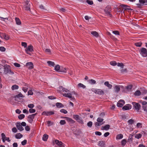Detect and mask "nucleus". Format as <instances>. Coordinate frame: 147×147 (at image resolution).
I'll use <instances>...</instances> for the list:
<instances>
[{"label":"nucleus","mask_w":147,"mask_h":147,"mask_svg":"<svg viewBox=\"0 0 147 147\" xmlns=\"http://www.w3.org/2000/svg\"><path fill=\"white\" fill-rule=\"evenodd\" d=\"M60 111L64 114H67V111L65 109H62L60 110Z\"/></svg>","instance_id":"nucleus-48"},{"label":"nucleus","mask_w":147,"mask_h":147,"mask_svg":"<svg viewBox=\"0 0 147 147\" xmlns=\"http://www.w3.org/2000/svg\"><path fill=\"white\" fill-rule=\"evenodd\" d=\"M61 68H60V66L59 65H57L55 67V70L56 71L58 72H60V71Z\"/></svg>","instance_id":"nucleus-23"},{"label":"nucleus","mask_w":147,"mask_h":147,"mask_svg":"<svg viewBox=\"0 0 147 147\" xmlns=\"http://www.w3.org/2000/svg\"><path fill=\"white\" fill-rule=\"evenodd\" d=\"M22 136V135L20 133L17 134L15 136L16 138L17 139H20Z\"/></svg>","instance_id":"nucleus-27"},{"label":"nucleus","mask_w":147,"mask_h":147,"mask_svg":"<svg viewBox=\"0 0 147 147\" xmlns=\"http://www.w3.org/2000/svg\"><path fill=\"white\" fill-rule=\"evenodd\" d=\"M142 135L141 134H137L135 136V137L137 139H139L142 137Z\"/></svg>","instance_id":"nucleus-44"},{"label":"nucleus","mask_w":147,"mask_h":147,"mask_svg":"<svg viewBox=\"0 0 147 147\" xmlns=\"http://www.w3.org/2000/svg\"><path fill=\"white\" fill-rule=\"evenodd\" d=\"M122 86H119V85H116L114 87V90L115 92L117 93H118L119 92L120 90V88L121 87H122Z\"/></svg>","instance_id":"nucleus-15"},{"label":"nucleus","mask_w":147,"mask_h":147,"mask_svg":"<svg viewBox=\"0 0 147 147\" xmlns=\"http://www.w3.org/2000/svg\"><path fill=\"white\" fill-rule=\"evenodd\" d=\"M132 104L133 105L134 109L136 110L138 112L141 107L140 105L138 103L132 102Z\"/></svg>","instance_id":"nucleus-5"},{"label":"nucleus","mask_w":147,"mask_h":147,"mask_svg":"<svg viewBox=\"0 0 147 147\" xmlns=\"http://www.w3.org/2000/svg\"><path fill=\"white\" fill-rule=\"evenodd\" d=\"M128 122L129 124L132 125L134 123V120L132 119H130L128 120Z\"/></svg>","instance_id":"nucleus-58"},{"label":"nucleus","mask_w":147,"mask_h":147,"mask_svg":"<svg viewBox=\"0 0 147 147\" xmlns=\"http://www.w3.org/2000/svg\"><path fill=\"white\" fill-rule=\"evenodd\" d=\"M86 2L89 5H92L93 3V2L92 1H90L89 0H87Z\"/></svg>","instance_id":"nucleus-49"},{"label":"nucleus","mask_w":147,"mask_h":147,"mask_svg":"<svg viewBox=\"0 0 147 147\" xmlns=\"http://www.w3.org/2000/svg\"><path fill=\"white\" fill-rule=\"evenodd\" d=\"M141 94V92L139 90L136 91L134 93V95L136 96H139Z\"/></svg>","instance_id":"nucleus-35"},{"label":"nucleus","mask_w":147,"mask_h":147,"mask_svg":"<svg viewBox=\"0 0 147 147\" xmlns=\"http://www.w3.org/2000/svg\"><path fill=\"white\" fill-rule=\"evenodd\" d=\"M104 11L105 13L107 15H109L110 16H111L110 13V12L111 11L110 7L109 6H108L106 7L104 9Z\"/></svg>","instance_id":"nucleus-8"},{"label":"nucleus","mask_w":147,"mask_h":147,"mask_svg":"<svg viewBox=\"0 0 147 147\" xmlns=\"http://www.w3.org/2000/svg\"><path fill=\"white\" fill-rule=\"evenodd\" d=\"M33 47L31 45L29 46L25 49V51L27 54L30 55V53L29 52H32L33 51Z\"/></svg>","instance_id":"nucleus-10"},{"label":"nucleus","mask_w":147,"mask_h":147,"mask_svg":"<svg viewBox=\"0 0 147 147\" xmlns=\"http://www.w3.org/2000/svg\"><path fill=\"white\" fill-rule=\"evenodd\" d=\"M65 118H67V121L69 122L72 123H74L75 122V121L71 118L66 117H65Z\"/></svg>","instance_id":"nucleus-30"},{"label":"nucleus","mask_w":147,"mask_h":147,"mask_svg":"<svg viewBox=\"0 0 147 147\" xmlns=\"http://www.w3.org/2000/svg\"><path fill=\"white\" fill-rule=\"evenodd\" d=\"M91 34L96 37H98L99 36L98 34L96 31H92L91 32Z\"/></svg>","instance_id":"nucleus-24"},{"label":"nucleus","mask_w":147,"mask_h":147,"mask_svg":"<svg viewBox=\"0 0 147 147\" xmlns=\"http://www.w3.org/2000/svg\"><path fill=\"white\" fill-rule=\"evenodd\" d=\"M111 65L113 66H115L117 65V63L115 61H111L110 62Z\"/></svg>","instance_id":"nucleus-47"},{"label":"nucleus","mask_w":147,"mask_h":147,"mask_svg":"<svg viewBox=\"0 0 147 147\" xmlns=\"http://www.w3.org/2000/svg\"><path fill=\"white\" fill-rule=\"evenodd\" d=\"M78 122L81 124H83L84 122L81 117H79L77 120H76Z\"/></svg>","instance_id":"nucleus-37"},{"label":"nucleus","mask_w":147,"mask_h":147,"mask_svg":"<svg viewBox=\"0 0 147 147\" xmlns=\"http://www.w3.org/2000/svg\"><path fill=\"white\" fill-rule=\"evenodd\" d=\"M55 143L57 145L55 147H64L63 144L61 141L56 140L55 141Z\"/></svg>","instance_id":"nucleus-9"},{"label":"nucleus","mask_w":147,"mask_h":147,"mask_svg":"<svg viewBox=\"0 0 147 147\" xmlns=\"http://www.w3.org/2000/svg\"><path fill=\"white\" fill-rule=\"evenodd\" d=\"M32 3L30 1L26 0L25 2V4L24 8V9L26 11H30V7Z\"/></svg>","instance_id":"nucleus-3"},{"label":"nucleus","mask_w":147,"mask_h":147,"mask_svg":"<svg viewBox=\"0 0 147 147\" xmlns=\"http://www.w3.org/2000/svg\"><path fill=\"white\" fill-rule=\"evenodd\" d=\"M125 102L124 100H119L117 104V105L118 107H121L125 104Z\"/></svg>","instance_id":"nucleus-11"},{"label":"nucleus","mask_w":147,"mask_h":147,"mask_svg":"<svg viewBox=\"0 0 147 147\" xmlns=\"http://www.w3.org/2000/svg\"><path fill=\"white\" fill-rule=\"evenodd\" d=\"M92 91L94 92L96 94H98L99 95H103L104 94V92H107L108 90H105L104 92L100 89H96L95 88H92L91 89Z\"/></svg>","instance_id":"nucleus-2"},{"label":"nucleus","mask_w":147,"mask_h":147,"mask_svg":"<svg viewBox=\"0 0 147 147\" xmlns=\"http://www.w3.org/2000/svg\"><path fill=\"white\" fill-rule=\"evenodd\" d=\"M12 131L14 133H16L17 132V130L16 128L15 127L13 128L12 129Z\"/></svg>","instance_id":"nucleus-61"},{"label":"nucleus","mask_w":147,"mask_h":147,"mask_svg":"<svg viewBox=\"0 0 147 147\" xmlns=\"http://www.w3.org/2000/svg\"><path fill=\"white\" fill-rule=\"evenodd\" d=\"M15 21L17 25H20L21 24V22L19 18H16Z\"/></svg>","instance_id":"nucleus-20"},{"label":"nucleus","mask_w":147,"mask_h":147,"mask_svg":"<svg viewBox=\"0 0 147 147\" xmlns=\"http://www.w3.org/2000/svg\"><path fill=\"white\" fill-rule=\"evenodd\" d=\"M131 105L130 104H127L124 106L122 108L123 110H127L131 109Z\"/></svg>","instance_id":"nucleus-16"},{"label":"nucleus","mask_w":147,"mask_h":147,"mask_svg":"<svg viewBox=\"0 0 147 147\" xmlns=\"http://www.w3.org/2000/svg\"><path fill=\"white\" fill-rule=\"evenodd\" d=\"M18 88L19 86L16 85H13L11 87V89L12 90L18 89Z\"/></svg>","instance_id":"nucleus-31"},{"label":"nucleus","mask_w":147,"mask_h":147,"mask_svg":"<svg viewBox=\"0 0 147 147\" xmlns=\"http://www.w3.org/2000/svg\"><path fill=\"white\" fill-rule=\"evenodd\" d=\"M60 72H63L66 73V69L65 68H61Z\"/></svg>","instance_id":"nucleus-38"},{"label":"nucleus","mask_w":147,"mask_h":147,"mask_svg":"<svg viewBox=\"0 0 147 147\" xmlns=\"http://www.w3.org/2000/svg\"><path fill=\"white\" fill-rule=\"evenodd\" d=\"M27 143V140H24L21 142L22 145L23 146L25 145Z\"/></svg>","instance_id":"nucleus-63"},{"label":"nucleus","mask_w":147,"mask_h":147,"mask_svg":"<svg viewBox=\"0 0 147 147\" xmlns=\"http://www.w3.org/2000/svg\"><path fill=\"white\" fill-rule=\"evenodd\" d=\"M110 127L109 125H107L104 126H102L101 129L102 130H108L109 129Z\"/></svg>","instance_id":"nucleus-17"},{"label":"nucleus","mask_w":147,"mask_h":147,"mask_svg":"<svg viewBox=\"0 0 147 147\" xmlns=\"http://www.w3.org/2000/svg\"><path fill=\"white\" fill-rule=\"evenodd\" d=\"M62 94L64 96L66 97H68L69 98L72 97L71 94L70 93L63 94Z\"/></svg>","instance_id":"nucleus-21"},{"label":"nucleus","mask_w":147,"mask_h":147,"mask_svg":"<svg viewBox=\"0 0 147 147\" xmlns=\"http://www.w3.org/2000/svg\"><path fill=\"white\" fill-rule=\"evenodd\" d=\"M135 45L137 47H140L142 45V43L141 42H136L135 43Z\"/></svg>","instance_id":"nucleus-45"},{"label":"nucleus","mask_w":147,"mask_h":147,"mask_svg":"<svg viewBox=\"0 0 147 147\" xmlns=\"http://www.w3.org/2000/svg\"><path fill=\"white\" fill-rule=\"evenodd\" d=\"M24 97V96H23L21 93H20L19 94L16 95L15 96V97L17 98H23Z\"/></svg>","instance_id":"nucleus-34"},{"label":"nucleus","mask_w":147,"mask_h":147,"mask_svg":"<svg viewBox=\"0 0 147 147\" xmlns=\"http://www.w3.org/2000/svg\"><path fill=\"white\" fill-rule=\"evenodd\" d=\"M54 114V113L53 111H44L43 112L42 114L43 115H53Z\"/></svg>","instance_id":"nucleus-12"},{"label":"nucleus","mask_w":147,"mask_h":147,"mask_svg":"<svg viewBox=\"0 0 147 147\" xmlns=\"http://www.w3.org/2000/svg\"><path fill=\"white\" fill-rule=\"evenodd\" d=\"M117 64L118 66L120 67L121 68H123L124 65L123 63H118Z\"/></svg>","instance_id":"nucleus-40"},{"label":"nucleus","mask_w":147,"mask_h":147,"mask_svg":"<svg viewBox=\"0 0 147 147\" xmlns=\"http://www.w3.org/2000/svg\"><path fill=\"white\" fill-rule=\"evenodd\" d=\"M48 135L46 134H44L42 137V140L45 141H47L48 138Z\"/></svg>","instance_id":"nucleus-25"},{"label":"nucleus","mask_w":147,"mask_h":147,"mask_svg":"<svg viewBox=\"0 0 147 147\" xmlns=\"http://www.w3.org/2000/svg\"><path fill=\"white\" fill-rule=\"evenodd\" d=\"M16 126L18 129L20 131H22L24 129V128L21 125L20 123H16Z\"/></svg>","instance_id":"nucleus-14"},{"label":"nucleus","mask_w":147,"mask_h":147,"mask_svg":"<svg viewBox=\"0 0 147 147\" xmlns=\"http://www.w3.org/2000/svg\"><path fill=\"white\" fill-rule=\"evenodd\" d=\"M25 117V115H24L22 114L20 115L18 117L19 119H23Z\"/></svg>","instance_id":"nucleus-43"},{"label":"nucleus","mask_w":147,"mask_h":147,"mask_svg":"<svg viewBox=\"0 0 147 147\" xmlns=\"http://www.w3.org/2000/svg\"><path fill=\"white\" fill-rule=\"evenodd\" d=\"M66 122L64 120H61L60 122V123L61 125H63L65 124Z\"/></svg>","instance_id":"nucleus-59"},{"label":"nucleus","mask_w":147,"mask_h":147,"mask_svg":"<svg viewBox=\"0 0 147 147\" xmlns=\"http://www.w3.org/2000/svg\"><path fill=\"white\" fill-rule=\"evenodd\" d=\"M79 116L78 115H73V117L76 120H77L79 117Z\"/></svg>","instance_id":"nucleus-56"},{"label":"nucleus","mask_w":147,"mask_h":147,"mask_svg":"<svg viewBox=\"0 0 147 147\" xmlns=\"http://www.w3.org/2000/svg\"><path fill=\"white\" fill-rule=\"evenodd\" d=\"M105 85L107 86L109 89H111L112 87V86L111 84H110L109 82L108 81L105 82L104 83Z\"/></svg>","instance_id":"nucleus-18"},{"label":"nucleus","mask_w":147,"mask_h":147,"mask_svg":"<svg viewBox=\"0 0 147 147\" xmlns=\"http://www.w3.org/2000/svg\"><path fill=\"white\" fill-rule=\"evenodd\" d=\"M47 63H48V65H51L52 66H53L55 65V63L52 61H48L47 62Z\"/></svg>","instance_id":"nucleus-33"},{"label":"nucleus","mask_w":147,"mask_h":147,"mask_svg":"<svg viewBox=\"0 0 147 147\" xmlns=\"http://www.w3.org/2000/svg\"><path fill=\"white\" fill-rule=\"evenodd\" d=\"M127 72V69H122L121 71V72L122 73L124 74L125 73H126Z\"/></svg>","instance_id":"nucleus-52"},{"label":"nucleus","mask_w":147,"mask_h":147,"mask_svg":"<svg viewBox=\"0 0 147 147\" xmlns=\"http://www.w3.org/2000/svg\"><path fill=\"white\" fill-rule=\"evenodd\" d=\"M14 65L17 67H20V64L17 63H14Z\"/></svg>","instance_id":"nucleus-64"},{"label":"nucleus","mask_w":147,"mask_h":147,"mask_svg":"<svg viewBox=\"0 0 147 147\" xmlns=\"http://www.w3.org/2000/svg\"><path fill=\"white\" fill-rule=\"evenodd\" d=\"M87 125L88 127H91L92 125V121H90L87 123Z\"/></svg>","instance_id":"nucleus-46"},{"label":"nucleus","mask_w":147,"mask_h":147,"mask_svg":"<svg viewBox=\"0 0 147 147\" xmlns=\"http://www.w3.org/2000/svg\"><path fill=\"white\" fill-rule=\"evenodd\" d=\"M78 86L79 87H82L83 88H84L86 87V86L80 83H79L78 84Z\"/></svg>","instance_id":"nucleus-42"},{"label":"nucleus","mask_w":147,"mask_h":147,"mask_svg":"<svg viewBox=\"0 0 147 147\" xmlns=\"http://www.w3.org/2000/svg\"><path fill=\"white\" fill-rule=\"evenodd\" d=\"M26 66L29 69H31L33 68V64L31 62L27 63L26 64Z\"/></svg>","instance_id":"nucleus-13"},{"label":"nucleus","mask_w":147,"mask_h":147,"mask_svg":"<svg viewBox=\"0 0 147 147\" xmlns=\"http://www.w3.org/2000/svg\"><path fill=\"white\" fill-rule=\"evenodd\" d=\"M113 33L115 35H119V32L117 30L113 31Z\"/></svg>","instance_id":"nucleus-54"},{"label":"nucleus","mask_w":147,"mask_h":147,"mask_svg":"<svg viewBox=\"0 0 147 147\" xmlns=\"http://www.w3.org/2000/svg\"><path fill=\"white\" fill-rule=\"evenodd\" d=\"M103 119L101 118L100 117H98L97 119V121L98 122H100L102 123L103 121Z\"/></svg>","instance_id":"nucleus-41"},{"label":"nucleus","mask_w":147,"mask_h":147,"mask_svg":"<svg viewBox=\"0 0 147 147\" xmlns=\"http://www.w3.org/2000/svg\"><path fill=\"white\" fill-rule=\"evenodd\" d=\"M126 143V140L125 139H124L121 142V145L122 146H125Z\"/></svg>","instance_id":"nucleus-39"},{"label":"nucleus","mask_w":147,"mask_h":147,"mask_svg":"<svg viewBox=\"0 0 147 147\" xmlns=\"http://www.w3.org/2000/svg\"><path fill=\"white\" fill-rule=\"evenodd\" d=\"M121 7L123 8V9H124V10H132L131 8H128L127 7L128 6L123 4H121L120 5Z\"/></svg>","instance_id":"nucleus-19"},{"label":"nucleus","mask_w":147,"mask_h":147,"mask_svg":"<svg viewBox=\"0 0 147 147\" xmlns=\"http://www.w3.org/2000/svg\"><path fill=\"white\" fill-rule=\"evenodd\" d=\"M56 106L58 108H62L64 107V105L62 103L60 102L56 103Z\"/></svg>","instance_id":"nucleus-22"},{"label":"nucleus","mask_w":147,"mask_h":147,"mask_svg":"<svg viewBox=\"0 0 147 147\" xmlns=\"http://www.w3.org/2000/svg\"><path fill=\"white\" fill-rule=\"evenodd\" d=\"M140 54L142 56L146 57L147 56V51L145 48H142L141 49Z\"/></svg>","instance_id":"nucleus-7"},{"label":"nucleus","mask_w":147,"mask_h":147,"mask_svg":"<svg viewBox=\"0 0 147 147\" xmlns=\"http://www.w3.org/2000/svg\"><path fill=\"white\" fill-rule=\"evenodd\" d=\"M29 112L30 113H35L36 112V110L34 109H31L29 110Z\"/></svg>","instance_id":"nucleus-51"},{"label":"nucleus","mask_w":147,"mask_h":147,"mask_svg":"<svg viewBox=\"0 0 147 147\" xmlns=\"http://www.w3.org/2000/svg\"><path fill=\"white\" fill-rule=\"evenodd\" d=\"M89 82L91 84H94L96 83V81L94 80L90 79L88 80Z\"/></svg>","instance_id":"nucleus-32"},{"label":"nucleus","mask_w":147,"mask_h":147,"mask_svg":"<svg viewBox=\"0 0 147 147\" xmlns=\"http://www.w3.org/2000/svg\"><path fill=\"white\" fill-rule=\"evenodd\" d=\"M36 114L37 113H36L29 115L28 117V121L30 123H32V122L33 119H34V117Z\"/></svg>","instance_id":"nucleus-6"},{"label":"nucleus","mask_w":147,"mask_h":147,"mask_svg":"<svg viewBox=\"0 0 147 147\" xmlns=\"http://www.w3.org/2000/svg\"><path fill=\"white\" fill-rule=\"evenodd\" d=\"M105 122H102V123H101L100 122H96L95 123V126L96 127H97V126H99L102 125L104 124Z\"/></svg>","instance_id":"nucleus-28"},{"label":"nucleus","mask_w":147,"mask_h":147,"mask_svg":"<svg viewBox=\"0 0 147 147\" xmlns=\"http://www.w3.org/2000/svg\"><path fill=\"white\" fill-rule=\"evenodd\" d=\"M4 73L5 74H7L10 75H13L14 72L11 71L10 66L7 65H5L4 66Z\"/></svg>","instance_id":"nucleus-1"},{"label":"nucleus","mask_w":147,"mask_h":147,"mask_svg":"<svg viewBox=\"0 0 147 147\" xmlns=\"http://www.w3.org/2000/svg\"><path fill=\"white\" fill-rule=\"evenodd\" d=\"M132 88V86L131 85H129L127 86L126 87V89L128 90H130Z\"/></svg>","instance_id":"nucleus-62"},{"label":"nucleus","mask_w":147,"mask_h":147,"mask_svg":"<svg viewBox=\"0 0 147 147\" xmlns=\"http://www.w3.org/2000/svg\"><path fill=\"white\" fill-rule=\"evenodd\" d=\"M0 20L5 21V20H8V18H4L0 16Z\"/></svg>","instance_id":"nucleus-55"},{"label":"nucleus","mask_w":147,"mask_h":147,"mask_svg":"<svg viewBox=\"0 0 147 147\" xmlns=\"http://www.w3.org/2000/svg\"><path fill=\"white\" fill-rule=\"evenodd\" d=\"M5 49L3 47H0V51L2 52H4L5 51Z\"/></svg>","instance_id":"nucleus-57"},{"label":"nucleus","mask_w":147,"mask_h":147,"mask_svg":"<svg viewBox=\"0 0 147 147\" xmlns=\"http://www.w3.org/2000/svg\"><path fill=\"white\" fill-rule=\"evenodd\" d=\"M47 123L48 125V126L52 125L53 124V122H52L50 121H48L47 122Z\"/></svg>","instance_id":"nucleus-53"},{"label":"nucleus","mask_w":147,"mask_h":147,"mask_svg":"<svg viewBox=\"0 0 147 147\" xmlns=\"http://www.w3.org/2000/svg\"><path fill=\"white\" fill-rule=\"evenodd\" d=\"M28 107L31 109H32L34 107V105L33 104H30L28 105Z\"/></svg>","instance_id":"nucleus-60"},{"label":"nucleus","mask_w":147,"mask_h":147,"mask_svg":"<svg viewBox=\"0 0 147 147\" xmlns=\"http://www.w3.org/2000/svg\"><path fill=\"white\" fill-rule=\"evenodd\" d=\"M123 136L122 134H119L117 135L116 137L117 140H120L123 138Z\"/></svg>","instance_id":"nucleus-26"},{"label":"nucleus","mask_w":147,"mask_h":147,"mask_svg":"<svg viewBox=\"0 0 147 147\" xmlns=\"http://www.w3.org/2000/svg\"><path fill=\"white\" fill-rule=\"evenodd\" d=\"M40 8L43 10V11H46L47 10L45 8V7L42 5H40Z\"/></svg>","instance_id":"nucleus-50"},{"label":"nucleus","mask_w":147,"mask_h":147,"mask_svg":"<svg viewBox=\"0 0 147 147\" xmlns=\"http://www.w3.org/2000/svg\"><path fill=\"white\" fill-rule=\"evenodd\" d=\"M139 3L136 4L138 8H140L142 6L147 5V0H139Z\"/></svg>","instance_id":"nucleus-4"},{"label":"nucleus","mask_w":147,"mask_h":147,"mask_svg":"<svg viewBox=\"0 0 147 147\" xmlns=\"http://www.w3.org/2000/svg\"><path fill=\"white\" fill-rule=\"evenodd\" d=\"M1 36H2L6 40H7L9 39V36L5 34H2L1 35Z\"/></svg>","instance_id":"nucleus-29"},{"label":"nucleus","mask_w":147,"mask_h":147,"mask_svg":"<svg viewBox=\"0 0 147 147\" xmlns=\"http://www.w3.org/2000/svg\"><path fill=\"white\" fill-rule=\"evenodd\" d=\"M104 143L102 141H100L98 143V145L101 146H103L104 145Z\"/></svg>","instance_id":"nucleus-36"}]
</instances>
